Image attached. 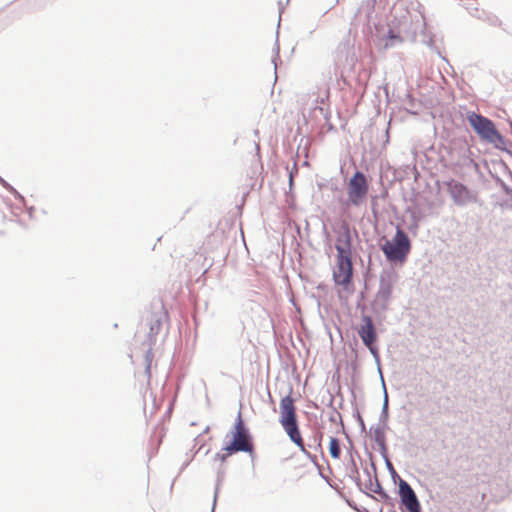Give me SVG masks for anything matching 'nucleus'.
Instances as JSON below:
<instances>
[{
  "label": "nucleus",
  "instance_id": "1",
  "mask_svg": "<svg viewBox=\"0 0 512 512\" xmlns=\"http://www.w3.org/2000/svg\"><path fill=\"white\" fill-rule=\"evenodd\" d=\"M336 250L338 252L336 265L333 270V279L337 285L351 292V281L353 267L351 260V242L348 231L340 235L336 240Z\"/></svg>",
  "mask_w": 512,
  "mask_h": 512
},
{
  "label": "nucleus",
  "instance_id": "2",
  "mask_svg": "<svg viewBox=\"0 0 512 512\" xmlns=\"http://www.w3.org/2000/svg\"><path fill=\"white\" fill-rule=\"evenodd\" d=\"M279 422L289 436L290 440L304 453H306L303 438L301 436L298 421L297 409L291 395L283 397L279 405Z\"/></svg>",
  "mask_w": 512,
  "mask_h": 512
},
{
  "label": "nucleus",
  "instance_id": "3",
  "mask_svg": "<svg viewBox=\"0 0 512 512\" xmlns=\"http://www.w3.org/2000/svg\"><path fill=\"white\" fill-rule=\"evenodd\" d=\"M232 434V442L224 447V451L226 454H223L220 457L221 461L224 462L226 458L237 452H246L253 453L254 445L252 442L251 435L246 428L241 415H238L236 423L234 425V429L231 432Z\"/></svg>",
  "mask_w": 512,
  "mask_h": 512
},
{
  "label": "nucleus",
  "instance_id": "4",
  "mask_svg": "<svg viewBox=\"0 0 512 512\" xmlns=\"http://www.w3.org/2000/svg\"><path fill=\"white\" fill-rule=\"evenodd\" d=\"M411 249V244L406 233L399 227L395 236L385 242L382 251L391 262H404Z\"/></svg>",
  "mask_w": 512,
  "mask_h": 512
},
{
  "label": "nucleus",
  "instance_id": "5",
  "mask_svg": "<svg viewBox=\"0 0 512 512\" xmlns=\"http://www.w3.org/2000/svg\"><path fill=\"white\" fill-rule=\"evenodd\" d=\"M468 122L476 131V133L483 139L490 143L502 142V136L497 131L494 123L479 114L471 112L467 115Z\"/></svg>",
  "mask_w": 512,
  "mask_h": 512
},
{
  "label": "nucleus",
  "instance_id": "6",
  "mask_svg": "<svg viewBox=\"0 0 512 512\" xmlns=\"http://www.w3.org/2000/svg\"><path fill=\"white\" fill-rule=\"evenodd\" d=\"M369 186L366 176L357 171L349 180L347 185V205H361L368 194Z\"/></svg>",
  "mask_w": 512,
  "mask_h": 512
},
{
  "label": "nucleus",
  "instance_id": "7",
  "mask_svg": "<svg viewBox=\"0 0 512 512\" xmlns=\"http://www.w3.org/2000/svg\"><path fill=\"white\" fill-rule=\"evenodd\" d=\"M399 496L401 503L409 512H421V505L414 490L402 479L399 482Z\"/></svg>",
  "mask_w": 512,
  "mask_h": 512
},
{
  "label": "nucleus",
  "instance_id": "8",
  "mask_svg": "<svg viewBox=\"0 0 512 512\" xmlns=\"http://www.w3.org/2000/svg\"><path fill=\"white\" fill-rule=\"evenodd\" d=\"M358 333L363 343L373 352V344L376 341V331L372 319L369 316L363 318V324L358 330Z\"/></svg>",
  "mask_w": 512,
  "mask_h": 512
},
{
  "label": "nucleus",
  "instance_id": "9",
  "mask_svg": "<svg viewBox=\"0 0 512 512\" xmlns=\"http://www.w3.org/2000/svg\"><path fill=\"white\" fill-rule=\"evenodd\" d=\"M448 186L450 193L454 198L461 199L466 197L468 194L466 187L461 183L452 181L448 183Z\"/></svg>",
  "mask_w": 512,
  "mask_h": 512
},
{
  "label": "nucleus",
  "instance_id": "10",
  "mask_svg": "<svg viewBox=\"0 0 512 512\" xmlns=\"http://www.w3.org/2000/svg\"><path fill=\"white\" fill-rule=\"evenodd\" d=\"M329 453L332 458L339 459L341 456V447L339 440L331 437L329 441Z\"/></svg>",
  "mask_w": 512,
  "mask_h": 512
},
{
  "label": "nucleus",
  "instance_id": "11",
  "mask_svg": "<svg viewBox=\"0 0 512 512\" xmlns=\"http://www.w3.org/2000/svg\"><path fill=\"white\" fill-rule=\"evenodd\" d=\"M388 38L390 41V43L388 45H393L395 41H397V42L402 41V39L398 35H395L393 32L389 33Z\"/></svg>",
  "mask_w": 512,
  "mask_h": 512
},
{
  "label": "nucleus",
  "instance_id": "12",
  "mask_svg": "<svg viewBox=\"0 0 512 512\" xmlns=\"http://www.w3.org/2000/svg\"><path fill=\"white\" fill-rule=\"evenodd\" d=\"M146 372H147V374H148V378H150V376H151V375H150V366H148V367H147Z\"/></svg>",
  "mask_w": 512,
  "mask_h": 512
}]
</instances>
